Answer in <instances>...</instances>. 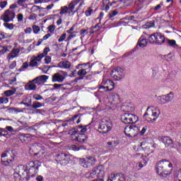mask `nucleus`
<instances>
[{"mask_svg": "<svg viewBox=\"0 0 181 181\" xmlns=\"http://www.w3.org/2000/svg\"><path fill=\"white\" fill-rule=\"evenodd\" d=\"M156 169L160 176L166 177L172 173L173 165L169 160H162L156 164Z\"/></svg>", "mask_w": 181, "mask_h": 181, "instance_id": "1", "label": "nucleus"}, {"mask_svg": "<svg viewBox=\"0 0 181 181\" xmlns=\"http://www.w3.org/2000/svg\"><path fill=\"white\" fill-rule=\"evenodd\" d=\"M15 160V155L11 148H7L1 154V165L8 166L9 163H12Z\"/></svg>", "mask_w": 181, "mask_h": 181, "instance_id": "2", "label": "nucleus"}, {"mask_svg": "<svg viewBox=\"0 0 181 181\" xmlns=\"http://www.w3.org/2000/svg\"><path fill=\"white\" fill-rule=\"evenodd\" d=\"M148 40L151 42V45L160 46V45L165 43L166 38L165 36L162 35L160 33H155L149 36Z\"/></svg>", "mask_w": 181, "mask_h": 181, "instance_id": "3", "label": "nucleus"}, {"mask_svg": "<svg viewBox=\"0 0 181 181\" xmlns=\"http://www.w3.org/2000/svg\"><path fill=\"white\" fill-rule=\"evenodd\" d=\"M111 129H112V121L106 119L101 121L98 131L100 134H108Z\"/></svg>", "mask_w": 181, "mask_h": 181, "instance_id": "4", "label": "nucleus"}, {"mask_svg": "<svg viewBox=\"0 0 181 181\" xmlns=\"http://www.w3.org/2000/svg\"><path fill=\"white\" fill-rule=\"evenodd\" d=\"M124 134L129 138H135L139 134V127L134 124L127 125L124 127Z\"/></svg>", "mask_w": 181, "mask_h": 181, "instance_id": "5", "label": "nucleus"}, {"mask_svg": "<svg viewBox=\"0 0 181 181\" xmlns=\"http://www.w3.org/2000/svg\"><path fill=\"white\" fill-rule=\"evenodd\" d=\"M121 121L124 124H131L132 125L138 122V117L131 113H124L121 115Z\"/></svg>", "mask_w": 181, "mask_h": 181, "instance_id": "6", "label": "nucleus"}, {"mask_svg": "<svg viewBox=\"0 0 181 181\" xmlns=\"http://www.w3.org/2000/svg\"><path fill=\"white\" fill-rule=\"evenodd\" d=\"M56 160L60 165L66 166L69 163V160H70V155L66 153H59L56 157Z\"/></svg>", "mask_w": 181, "mask_h": 181, "instance_id": "7", "label": "nucleus"}, {"mask_svg": "<svg viewBox=\"0 0 181 181\" xmlns=\"http://www.w3.org/2000/svg\"><path fill=\"white\" fill-rule=\"evenodd\" d=\"M79 161L83 168H88V166H94L97 160L94 157L88 156L86 158H80Z\"/></svg>", "mask_w": 181, "mask_h": 181, "instance_id": "8", "label": "nucleus"}, {"mask_svg": "<svg viewBox=\"0 0 181 181\" xmlns=\"http://www.w3.org/2000/svg\"><path fill=\"white\" fill-rule=\"evenodd\" d=\"M1 19L4 21V22H11L15 19V12L8 9L1 15Z\"/></svg>", "mask_w": 181, "mask_h": 181, "instance_id": "9", "label": "nucleus"}, {"mask_svg": "<svg viewBox=\"0 0 181 181\" xmlns=\"http://www.w3.org/2000/svg\"><path fill=\"white\" fill-rule=\"evenodd\" d=\"M101 85L105 86L108 91H112V90L115 88V85L114 84V82H112V81L108 79V78L105 76H103Z\"/></svg>", "mask_w": 181, "mask_h": 181, "instance_id": "10", "label": "nucleus"}, {"mask_svg": "<svg viewBox=\"0 0 181 181\" xmlns=\"http://www.w3.org/2000/svg\"><path fill=\"white\" fill-rule=\"evenodd\" d=\"M112 76L115 80H121L124 77V69L122 68H116L112 71Z\"/></svg>", "mask_w": 181, "mask_h": 181, "instance_id": "11", "label": "nucleus"}, {"mask_svg": "<svg viewBox=\"0 0 181 181\" xmlns=\"http://www.w3.org/2000/svg\"><path fill=\"white\" fill-rule=\"evenodd\" d=\"M141 147L147 153H152L155 149V145L151 144V143L143 141L141 143Z\"/></svg>", "mask_w": 181, "mask_h": 181, "instance_id": "12", "label": "nucleus"}, {"mask_svg": "<svg viewBox=\"0 0 181 181\" xmlns=\"http://www.w3.org/2000/svg\"><path fill=\"white\" fill-rule=\"evenodd\" d=\"M107 181H126L125 177L122 174L112 173L109 175Z\"/></svg>", "mask_w": 181, "mask_h": 181, "instance_id": "13", "label": "nucleus"}, {"mask_svg": "<svg viewBox=\"0 0 181 181\" xmlns=\"http://www.w3.org/2000/svg\"><path fill=\"white\" fill-rule=\"evenodd\" d=\"M174 97H175V95L173 92H170L168 94L160 97V103L168 104V103H170V101L173 100Z\"/></svg>", "mask_w": 181, "mask_h": 181, "instance_id": "14", "label": "nucleus"}, {"mask_svg": "<svg viewBox=\"0 0 181 181\" xmlns=\"http://www.w3.org/2000/svg\"><path fill=\"white\" fill-rule=\"evenodd\" d=\"M160 141L164 144L166 148H173V140L169 136L161 137Z\"/></svg>", "mask_w": 181, "mask_h": 181, "instance_id": "15", "label": "nucleus"}, {"mask_svg": "<svg viewBox=\"0 0 181 181\" xmlns=\"http://www.w3.org/2000/svg\"><path fill=\"white\" fill-rule=\"evenodd\" d=\"M143 118L144 121L147 122H152L153 121V117H152V110H151V107H148L146 112L144 113Z\"/></svg>", "mask_w": 181, "mask_h": 181, "instance_id": "16", "label": "nucleus"}, {"mask_svg": "<svg viewBox=\"0 0 181 181\" xmlns=\"http://www.w3.org/2000/svg\"><path fill=\"white\" fill-rule=\"evenodd\" d=\"M16 176H20V177H25L28 176V170L25 165H20L18 167V173H16Z\"/></svg>", "mask_w": 181, "mask_h": 181, "instance_id": "17", "label": "nucleus"}, {"mask_svg": "<svg viewBox=\"0 0 181 181\" xmlns=\"http://www.w3.org/2000/svg\"><path fill=\"white\" fill-rule=\"evenodd\" d=\"M66 78L61 75L59 73H56L52 76L53 83H63Z\"/></svg>", "mask_w": 181, "mask_h": 181, "instance_id": "18", "label": "nucleus"}, {"mask_svg": "<svg viewBox=\"0 0 181 181\" xmlns=\"http://www.w3.org/2000/svg\"><path fill=\"white\" fill-rule=\"evenodd\" d=\"M95 173H96V176L98 177H104V166L98 165L96 168H93Z\"/></svg>", "mask_w": 181, "mask_h": 181, "instance_id": "19", "label": "nucleus"}, {"mask_svg": "<svg viewBox=\"0 0 181 181\" xmlns=\"http://www.w3.org/2000/svg\"><path fill=\"white\" fill-rule=\"evenodd\" d=\"M138 46H151L152 43L151 41H148L144 36H141L137 42Z\"/></svg>", "mask_w": 181, "mask_h": 181, "instance_id": "20", "label": "nucleus"}, {"mask_svg": "<svg viewBox=\"0 0 181 181\" xmlns=\"http://www.w3.org/2000/svg\"><path fill=\"white\" fill-rule=\"evenodd\" d=\"M153 107H151V117H153V122L156 121L158 119V117H159V115L160 114V111L158 108L153 109Z\"/></svg>", "mask_w": 181, "mask_h": 181, "instance_id": "21", "label": "nucleus"}, {"mask_svg": "<svg viewBox=\"0 0 181 181\" xmlns=\"http://www.w3.org/2000/svg\"><path fill=\"white\" fill-rule=\"evenodd\" d=\"M19 52H21V49L13 48L11 53L8 54L7 59L9 60L10 59H14V57H16L18 54H19Z\"/></svg>", "mask_w": 181, "mask_h": 181, "instance_id": "22", "label": "nucleus"}, {"mask_svg": "<svg viewBox=\"0 0 181 181\" xmlns=\"http://www.w3.org/2000/svg\"><path fill=\"white\" fill-rule=\"evenodd\" d=\"M79 0H72L71 3L69 4L68 9L71 11V12H73L74 10V8H76V5H78L80 4Z\"/></svg>", "mask_w": 181, "mask_h": 181, "instance_id": "23", "label": "nucleus"}, {"mask_svg": "<svg viewBox=\"0 0 181 181\" xmlns=\"http://www.w3.org/2000/svg\"><path fill=\"white\" fill-rule=\"evenodd\" d=\"M87 135L84 134H79V135L76 137V141L80 142V144H84L87 141Z\"/></svg>", "mask_w": 181, "mask_h": 181, "instance_id": "24", "label": "nucleus"}, {"mask_svg": "<svg viewBox=\"0 0 181 181\" xmlns=\"http://www.w3.org/2000/svg\"><path fill=\"white\" fill-rule=\"evenodd\" d=\"M86 179H88V180H91L92 179H95L98 177L97 176V174L95 173L94 169H93L89 174L86 175Z\"/></svg>", "mask_w": 181, "mask_h": 181, "instance_id": "25", "label": "nucleus"}, {"mask_svg": "<svg viewBox=\"0 0 181 181\" xmlns=\"http://www.w3.org/2000/svg\"><path fill=\"white\" fill-rule=\"evenodd\" d=\"M29 0H17V4H18L19 6H22V9H26L28 8V2Z\"/></svg>", "mask_w": 181, "mask_h": 181, "instance_id": "26", "label": "nucleus"}, {"mask_svg": "<svg viewBox=\"0 0 181 181\" xmlns=\"http://www.w3.org/2000/svg\"><path fill=\"white\" fill-rule=\"evenodd\" d=\"M26 87L28 88V90H33V91H35L37 88L36 83L33 80L30 81L28 82Z\"/></svg>", "mask_w": 181, "mask_h": 181, "instance_id": "27", "label": "nucleus"}, {"mask_svg": "<svg viewBox=\"0 0 181 181\" xmlns=\"http://www.w3.org/2000/svg\"><path fill=\"white\" fill-rule=\"evenodd\" d=\"M148 163V161H146V160L143 159L141 161H139L136 163V166L139 167L138 170H141V168H144V166H146Z\"/></svg>", "mask_w": 181, "mask_h": 181, "instance_id": "28", "label": "nucleus"}, {"mask_svg": "<svg viewBox=\"0 0 181 181\" xmlns=\"http://www.w3.org/2000/svg\"><path fill=\"white\" fill-rule=\"evenodd\" d=\"M94 13V10L93 9V7L88 8L87 11H85L86 16H91Z\"/></svg>", "mask_w": 181, "mask_h": 181, "instance_id": "29", "label": "nucleus"}, {"mask_svg": "<svg viewBox=\"0 0 181 181\" xmlns=\"http://www.w3.org/2000/svg\"><path fill=\"white\" fill-rule=\"evenodd\" d=\"M38 78L40 80V81H41V83H46V81H47V79L49 78L48 76L46 75H42L38 76Z\"/></svg>", "mask_w": 181, "mask_h": 181, "instance_id": "30", "label": "nucleus"}, {"mask_svg": "<svg viewBox=\"0 0 181 181\" xmlns=\"http://www.w3.org/2000/svg\"><path fill=\"white\" fill-rule=\"evenodd\" d=\"M47 29L49 33H54V30H56V25H50L47 27Z\"/></svg>", "mask_w": 181, "mask_h": 181, "instance_id": "31", "label": "nucleus"}, {"mask_svg": "<svg viewBox=\"0 0 181 181\" xmlns=\"http://www.w3.org/2000/svg\"><path fill=\"white\" fill-rule=\"evenodd\" d=\"M43 9H45V8L43 7H40L39 6H33L31 8L32 12H36V11H43Z\"/></svg>", "mask_w": 181, "mask_h": 181, "instance_id": "32", "label": "nucleus"}, {"mask_svg": "<svg viewBox=\"0 0 181 181\" xmlns=\"http://www.w3.org/2000/svg\"><path fill=\"white\" fill-rule=\"evenodd\" d=\"M77 74L78 76L83 77V76H86V74H87V70L85 69H80Z\"/></svg>", "mask_w": 181, "mask_h": 181, "instance_id": "33", "label": "nucleus"}, {"mask_svg": "<svg viewBox=\"0 0 181 181\" xmlns=\"http://www.w3.org/2000/svg\"><path fill=\"white\" fill-rule=\"evenodd\" d=\"M107 145L108 146V148H115V146L118 145V143L116 141H108Z\"/></svg>", "mask_w": 181, "mask_h": 181, "instance_id": "34", "label": "nucleus"}, {"mask_svg": "<svg viewBox=\"0 0 181 181\" xmlns=\"http://www.w3.org/2000/svg\"><path fill=\"white\" fill-rule=\"evenodd\" d=\"M4 26L6 28V29H9V30H13L14 26H13V24L12 23H4Z\"/></svg>", "mask_w": 181, "mask_h": 181, "instance_id": "35", "label": "nucleus"}, {"mask_svg": "<svg viewBox=\"0 0 181 181\" xmlns=\"http://www.w3.org/2000/svg\"><path fill=\"white\" fill-rule=\"evenodd\" d=\"M52 37V34L50 33H47V35H44L42 40H40V41L38 42V45H40V43H42V42H43V40H47V39H49V37Z\"/></svg>", "mask_w": 181, "mask_h": 181, "instance_id": "36", "label": "nucleus"}, {"mask_svg": "<svg viewBox=\"0 0 181 181\" xmlns=\"http://www.w3.org/2000/svg\"><path fill=\"white\" fill-rule=\"evenodd\" d=\"M33 33H35V35H37V33H39V32H40V28H39V26H37V25H33Z\"/></svg>", "mask_w": 181, "mask_h": 181, "instance_id": "37", "label": "nucleus"}, {"mask_svg": "<svg viewBox=\"0 0 181 181\" xmlns=\"http://www.w3.org/2000/svg\"><path fill=\"white\" fill-rule=\"evenodd\" d=\"M4 94L6 97H11V95H13V94H15V91L12 90H6Z\"/></svg>", "mask_w": 181, "mask_h": 181, "instance_id": "38", "label": "nucleus"}, {"mask_svg": "<svg viewBox=\"0 0 181 181\" xmlns=\"http://www.w3.org/2000/svg\"><path fill=\"white\" fill-rule=\"evenodd\" d=\"M30 66L31 67H35V66H37V61L36 59L33 58L30 62Z\"/></svg>", "mask_w": 181, "mask_h": 181, "instance_id": "39", "label": "nucleus"}, {"mask_svg": "<svg viewBox=\"0 0 181 181\" xmlns=\"http://www.w3.org/2000/svg\"><path fill=\"white\" fill-rule=\"evenodd\" d=\"M165 42L168 43V45H170V46H175L176 45V41L174 40L165 39Z\"/></svg>", "mask_w": 181, "mask_h": 181, "instance_id": "40", "label": "nucleus"}, {"mask_svg": "<svg viewBox=\"0 0 181 181\" xmlns=\"http://www.w3.org/2000/svg\"><path fill=\"white\" fill-rule=\"evenodd\" d=\"M62 66L64 69H69L71 64L69 61H65L62 62Z\"/></svg>", "mask_w": 181, "mask_h": 181, "instance_id": "41", "label": "nucleus"}, {"mask_svg": "<svg viewBox=\"0 0 181 181\" xmlns=\"http://www.w3.org/2000/svg\"><path fill=\"white\" fill-rule=\"evenodd\" d=\"M99 90H100V93H105L107 91H110V90H108V89H107V86H105L104 85H101L99 87Z\"/></svg>", "mask_w": 181, "mask_h": 181, "instance_id": "42", "label": "nucleus"}, {"mask_svg": "<svg viewBox=\"0 0 181 181\" xmlns=\"http://www.w3.org/2000/svg\"><path fill=\"white\" fill-rule=\"evenodd\" d=\"M33 108H40V107H42V103H39V102H35L33 103L32 105Z\"/></svg>", "mask_w": 181, "mask_h": 181, "instance_id": "43", "label": "nucleus"}, {"mask_svg": "<svg viewBox=\"0 0 181 181\" xmlns=\"http://www.w3.org/2000/svg\"><path fill=\"white\" fill-rule=\"evenodd\" d=\"M8 101L9 99L8 98H0V104H7Z\"/></svg>", "mask_w": 181, "mask_h": 181, "instance_id": "44", "label": "nucleus"}, {"mask_svg": "<svg viewBox=\"0 0 181 181\" xmlns=\"http://www.w3.org/2000/svg\"><path fill=\"white\" fill-rule=\"evenodd\" d=\"M7 5H8V1H6L0 2V8H1V9H4V8H6Z\"/></svg>", "mask_w": 181, "mask_h": 181, "instance_id": "45", "label": "nucleus"}, {"mask_svg": "<svg viewBox=\"0 0 181 181\" xmlns=\"http://www.w3.org/2000/svg\"><path fill=\"white\" fill-rule=\"evenodd\" d=\"M118 15V11H112L109 13L110 18H114V16H117Z\"/></svg>", "mask_w": 181, "mask_h": 181, "instance_id": "46", "label": "nucleus"}, {"mask_svg": "<svg viewBox=\"0 0 181 181\" xmlns=\"http://www.w3.org/2000/svg\"><path fill=\"white\" fill-rule=\"evenodd\" d=\"M33 81H34V83L37 84V86H40V84L42 83V81L39 79L38 76L34 78Z\"/></svg>", "mask_w": 181, "mask_h": 181, "instance_id": "47", "label": "nucleus"}, {"mask_svg": "<svg viewBox=\"0 0 181 181\" xmlns=\"http://www.w3.org/2000/svg\"><path fill=\"white\" fill-rule=\"evenodd\" d=\"M33 98L37 100V101H40V100H43V97L39 94L33 95Z\"/></svg>", "mask_w": 181, "mask_h": 181, "instance_id": "48", "label": "nucleus"}, {"mask_svg": "<svg viewBox=\"0 0 181 181\" xmlns=\"http://www.w3.org/2000/svg\"><path fill=\"white\" fill-rule=\"evenodd\" d=\"M66 36H67V34L66 33H63L60 37L58 39V42H63V40H66Z\"/></svg>", "mask_w": 181, "mask_h": 181, "instance_id": "49", "label": "nucleus"}, {"mask_svg": "<svg viewBox=\"0 0 181 181\" xmlns=\"http://www.w3.org/2000/svg\"><path fill=\"white\" fill-rule=\"evenodd\" d=\"M67 11H69V8L67 6H64L63 8L60 11V15H64V13H67Z\"/></svg>", "mask_w": 181, "mask_h": 181, "instance_id": "50", "label": "nucleus"}, {"mask_svg": "<svg viewBox=\"0 0 181 181\" xmlns=\"http://www.w3.org/2000/svg\"><path fill=\"white\" fill-rule=\"evenodd\" d=\"M17 21L18 22H22L23 21V14L18 13L17 15Z\"/></svg>", "mask_w": 181, "mask_h": 181, "instance_id": "51", "label": "nucleus"}, {"mask_svg": "<svg viewBox=\"0 0 181 181\" xmlns=\"http://www.w3.org/2000/svg\"><path fill=\"white\" fill-rule=\"evenodd\" d=\"M78 128L81 129V132H86V131H87V128L86 127V126H83L81 124L78 125Z\"/></svg>", "mask_w": 181, "mask_h": 181, "instance_id": "52", "label": "nucleus"}, {"mask_svg": "<svg viewBox=\"0 0 181 181\" xmlns=\"http://www.w3.org/2000/svg\"><path fill=\"white\" fill-rule=\"evenodd\" d=\"M76 28H77V24H74L69 30H67L66 33H71V32H73Z\"/></svg>", "mask_w": 181, "mask_h": 181, "instance_id": "53", "label": "nucleus"}, {"mask_svg": "<svg viewBox=\"0 0 181 181\" xmlns=\"http://www.w3.org/2000/svg\"><path fill=\"white\" fill-rule=\"evenodd\" d=\"M1 49L0 50V54H4V53H6L8 52V49H6V47H1Z\"/></svg>", "mask_w": 181, "mask_h": 181, "instance_id": "54", "label": "nucleus"}, {"mask_svg": "<svg viewBox=\"0 0 181 181\" xmlns=\"http://www.w3.org/2000/svg\"><path fill=\"white\" fill-rule=\"evenodd\" d=\"M80 35H81V36H86V35H88V31H87V30H81L80 31Z\"/></svg>", "mask_w": 181, "mask_h": 181, "instance_id": "55", "label": "nucleus"}, {"mask_svg": "<svg viewBox=\"0 0 181 181\" xmlns=\"http://www.w3.org/2000/svg\"><path fill=\"white\" fill-rule=\"evenodd\" d=\"M49 52H50V49L49 47H46L45 49H44V52L42 54V56H46L47 54V53H49Z\"/></svg>", "mask_w": 181, "mask_h": 181, "instance_id": "56", "label": "nucleus"}, {"mask_svg": "<svg viewBox=\"0 0 181 181\" xmlns=\"http://www.w3.org/2000/svg\"><path fill=\"white\" fill-rule=\"evenodd\" d=\"M176 181H181V170L177 172Z\"/></svg>", "mask_w": 181, "mask_h": 181, "instance_id": "57", "label": "nucleus"}, {"mask_svg": "<svg viewBox=\"0 0 181 181\" xmlns=\"http://www.w3.org/2000/svg\"><path fill=\"white\" fill-rule=\"evenodd\" d=\"M14 67H16V61H13L10 65L9 69L11 70L13 69Z\"/></svg>", "mask_w": 181, "mask_h": 181, "instance_id": "58", "label": "nucleus"}, {"mask_svg": "<svg viewBox=\"0 0 181 181\" xmlns=\"http://www.w3.org/2000/svg\"><path fill=\"white\" fill-rule=\"evenodd\" d=\"M42 57H45V55H42V54H40L37 57H34V59H36L37 62H40Z\"/></svg>", "mask_w": 181, "mask_h": 181, "instance_id": "59", "label": "nucleus"}, {"mask_svg": "<svg viewBox=\"0 0 181 181\" xmlns=\"http://www.w3.org/2000/svg\"><path fill=\"white\" fill-rule=\"evenodd\" d=\"M46 64H49L52 62V58L49 56H47L45 59Z\"/></svg>", "mask_w": 181, "mask_h": 181, "instance_id": "60", "label": "nucleus"}, {"mask_svg": "<svg viewBox=\"0 0 181 181\" xmlns=\"http://www.w3.org/2000/svg\"><path fill=\"white\" fill-rule=\"evenodd\" d=\"M110 3V1L109 0H103L102 1V6L103 8H105V6Z\"/></svg>", "mask_w": 181, "mask_h": 181, "instance_id": "61", "label": "nucleus"}, {"mask_svg": "<svg viewBox=\"0 0 181 181\" xmlns=\"http://www.w3.org/2000/svg\"><path fill=\"white\" fill-rule=\"evenodd\" d=\"M71 148L72 149V151H80V148L77 147V146L76 145H72L71 146Z\"/></svg>", "mask_w": 181, "mask_h": 181, "instance_id": "62", "label": "nucleus"}, {"mask_svg": "<svg viewBox=\"0 0 181 181\" xmlns=\"http://www.w3.org/2000/svg\"><path fill=\"white\" fill-rule=\"evenodd\" d=\"M25 33L26 34H30L32 33V28H27L25 30H24Z\"/></svg>", "mask_w": 181, "mask_h": 181, "instance_id": "63", "label": "nucleus"}, {"mask_svg": "<svg viewBox=\"0 0 181 181\" xmlns=\"http://www.w3.org/2000/svg\"><path fill=\"white\" fill-rule=\"evenodd\" d=\"M146 132V127H143L141 131H140V135H144Z\"/></svg>", "mask_w": 181, "mask_h": 181, "instance_id": "64", "label": "nucleus"}]
</instances>
